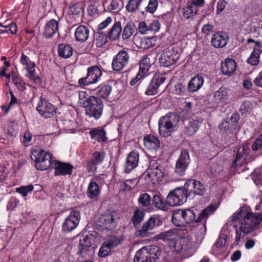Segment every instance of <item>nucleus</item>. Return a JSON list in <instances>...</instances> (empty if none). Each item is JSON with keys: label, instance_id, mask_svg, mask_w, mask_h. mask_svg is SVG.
<instances>
[{"label": "nucleus", "instance_id": "864d4df0", "mask_svg": "<svg viewBox=\"0 0 262 262\" xmlns=\"http://www.w3.org/2000/svg\"><path fill=\"white\" fill-rule=\"evenodd\" d=\"M111 249V247L106 242L103 243L99 249L98 256L101 257L106 256L110 253Z\"/></svg>", "mask_w": 262, "mask_h": 262}, {"label": "nucleus", "instance_id": "aec40b11", "mask_svg": "<svg viewBox=\"0 0 262 262\" xmlns=\"http://www.w3.org/2000/svg\"><path fill=\"white\" fill-rule=\"evenodd\" d=\"M188 193H190V198H193L195 195H202L205 188L201 182L194 180H188L184 184Z\"/></svg>", "mask_w": 262, "mask_h": 262}, {"label": "nucleus", "instance_id": "6ab92c4d", "mask_svg": "<svg viewBox=\"0 0 262 262\" xmlns=\"http://www.w3.org/2000/svg\"><path fill=\"white\" fill-rule=\"evenodd\" d=\"M118 219L115 212L101 215L98 220L99 226L106 230H112L116 226V220Z\"/></svg>", "mask_w": 262, "mask_h": 262}, {"label": "nucleus", "instance_id": "72a5a7b5", "mask_svg": "<svg viewBox=\"0 0 262 262\" xmlns=\"http://www.w3.org/2000/svg\"><path fill=\"white\" fill-rule=\"evenodd\" d=\"M91 138L98 142H105L107 140L106 132L104 129L94 128L89 132Z\"/></svg>", "mask_w": 262, "mask_h": 262}, {"label": "nucleus", "instance_id": "bb28decb", "mask_svg": "<svg viewBox=\"0 0 262 262\" xmlns=\"http://www.w3.org/2000/svg\"><path fill=\"white\" fill-rule=\"evenodd\" d=\"M204 80L202 76L197 75L189 81L187 84V89L189 93H194L200 90L204 84Z\"/></svg>", "mask_w": 262, "mask_h": 262}, {"label": "nucleus", "instance_id": "de8ad7c7", "mask_svg": "<svg viewBox=\"0 0 262 262\" xmlns=\"http://www.w3.org/2000/svg\"><path fill=\"white\" fill-rule=\"evenodd\" d=\"M143 0H129L126 6V10L130 13L136 12L139 8Z\"/></svg>", "mask_w": 262, "mask_h": 262}, {"label": "nucleus", "instance_id": "f8f14e48", "mask_svg": "<svg viewBox=\"0 0 262 262\" xmlns=\"http://www.w3.org/2000/svg\"><path fill=\"white\" fill-rule=\"evenodd\" d=\"M162 224L161 220L157 216H151L147 221L144 222L142 227L136 232V235L138 237H149L152 233L151 231L155 227H159Z\"/></svg>", "mask_w": 262, "mask_h": 262}, {"label": "nucleus", "instance_id": "1a4fd4ad", "mask_svg": "<svg viewBox=\"0 0 262 262\" xmlns=\"http://www.w3.org/2000/svg\"><path fill=\"white\" fill-rule=\"evenodd\" d=\"M102 76L101 69L97 66H91L87 69V75L80 78L78 83L80 86H89L99 82Z\"/></svg>", "mask_w": 262, "mask_h": 262}, {"label": "nucleus", "instance_id": "4d7b16f0", "mask_svg": "<svg viewBox=\"0 0 262 262\" xmlns=\"http://www.w3.org/2000/svg\"><path fill=\"white\" fill-rule=\"evenodd\" d=\"M158 2L157 0H149L147 6L145 8V12L154 13L157 9Z\"/></svg>", "mask_w": 262, "mask_h": 262}, {"label": "nucleus", "instance_id": "a19ab883", "mask_svg": "<svg viewBox=\"0 0 262 262\" xmlns=\"http://www.w3.org/2000/svg\"><path fill=\"white\" fill-rule=\"evenodd\" d=\"M228 96V90L226 88L222 86L214 93V98L219 102H224L227 99Z\"/></svg>", "mask_w": 262, "mask_h": 262}, {"label": "nucleus", "instance_id": "20e7f679", "mask_svg": "<svg viewBox=\"0 0 262 262\" xmlns=\"http://www.w3.org/2000/svg\"><path fill=\"white\" fill-rule=\"evenodd\" d=\"M80 103L85 107V114L89 117L98 120L101 117L104 105L100 98L90 96Z\"/></svg>", "mask_w": 262, "mask_h": 262}, {"label": "nucleus", "instance_id": "2eb2a0df", "mask_svg": "<svg viewBox=\"0 0 262 262\" xmlns=\"http://www.w3.org/2000/svg\"><path fill=\"white\" fill-rule=\"evenodd\" d=\"M129 55L125 50H120L113 58L112 67L114 71L120 72L129 63Z\"/></svg>", "mask_w": 262, "mask_h": 262}, {"label": "nucleus", "instance_id": "b1692460", "mask_svg": "<svg viewBox=\"0 0 262 262\" xmlns=\"http://www.w3.org/2000/svg\"><path fill=\"white\" fill-rule=\"evenodd\" d=\"M228 38V35L226 33L217 32L213 34L211 43L215 48H223L227 45Z\"/></svg>", "mask_w": 262, "mask_h": 262}, {"label": "nucleus", "instance_id": "0eeeda50", "mask_svg": "<svg viewBox=\"0 0 262 262\" xmlns=\"http://www.w3.org/2000/svg\"><path fill=\"white\" fill-rule=\"evenodd\" d=\"M160 254V252L157 247L149 248L144 247L136 252L134 260L135 262H156Z\"/></svg>", "mask_w": 262, "mask_h": 262}, {"label": "nucleus", "instance_id": "052dcab7", "mask_svg": "<svg viewBox=\"0 0 262 262\" xmlns=\"http://www.w3.org/2000/svg\"><path fill=\"white\" fill-rule=\"evenodd\" d=\"M98 164L92 161L91 159L88 161L86 163V170L89 173H94L97 170V165Z\"/></svg>", "mask_w": 262, "mask_h": 262}, {"label": "nucleus", "instance_id": "774afa93", "mask_svg": "<svg viewBox=\"0 0 262 262\" xmlns=\"http://www.w3.org/2000/svg\"><path fill=\"white\" fill-rule=\"evenodd\" d=\"M186 86L182 83H178L175 86V90L177 94L183 95Z\"/></svg>", "mask_w": 262, "mask_h": 262}, {"label": "nucleus", "instance_id": "5fc2aeb1", "mask_svg": "<svg viewBox=\"0 0 262 262\" xmlns=\"http://www.w3.org/2000/svg\"><path fill=\"white\" fill-rule=\"evenodd\" d=\"M108 38L107 34H105L102 32L98 33V36L95 39V43L97 47H100L107 42Z\"/></svg>", "mask_w": 262, "mask_h": 262}, {"label": "nucleus", "instance_id": "09e8293b", "mask_svg": "<svg viewBox=\"0 0 262 262\" xmlns=\"http://www.w3.org/2000/svg\"><path fill=\"white\" fill-rule=\"evenodd\" d=\"M17 26L14 23H11L8 25H3L2 23H0V33H7L10 31L12 34H14L17 31Z\"/></svg>", "mask_w": 262, "mask_h": 262}, {"label": "nucleus", "instance_id": "a18cd8bd", "mask_svg": "<svg viewBox=\"0 0 262 262\" xmlns=\"http://www.w3.org/2000/svg\"><path fill=\"white\" fill-rule=\"evenodd\" d=\"M124 238L123 235L111 236L108 241L106 242L112 249H114L120 245L124 241Z\"/></svg>", "mask_w": 262, "mask_h": 262}, {"label": "nucleus", "instance_id": "f3484780", "mask_svg": "<svg viewBox=\"0 0 262 262\" xmlns=\"http://www.w3.org/2000/svg\"><path fill=\"white\" fill-rule=\"evenodd\" d=\"M190 162V159L188 150H182L179 158L176 162L174 169L175 173L180 176L184 175Z\"/></svg>", "mask_w": 262, "mask_h": 262}, {"label": "nucleus", "instance_id": "6e6552de", "mask_svg": "<svg viewBox=\"0 0 262 262\" xmlns=\"http://www.w3.org/2000/svg\"><path fill=\"white\" fill-rule=\"evenodd\" d=\"M97 233L94 232L93 234L86 235L83 234L80 237L78 245V254L82 257H86L90 253H92L96 246L94 245L95 243V235Z\"/></svg>", "mask_w": 262, "mask_h": 262}, {"label": "nucleus", "instance_id": "423d86ee", "mask_svg": "<svg viewBox=\"0 0 262 262\" xmlns=\"http://www.w3.org/2000/svg\"><path fill=\"white\" fill-rule=\"evenodd\" d=\"M188 198H190V193L187 192L184 185L169 192L166 198V203L170 206H179L185 203Z\"/></svg>", "mask_w": 262, "mask_h": 262}, {"label": "nucleus", "instance_id": "9b49d317", "mask_svg": "<svg viewBox=\"0 0 262 262\" xmlns=\"http://www.w3.org/2000/svg\"><path fill=\"white\" fill-rule=\"evenodd\" d=\"M174 251L183 257H187L194 253L192 242L188 237H181L173 247Z\"/></svg>", "mask_w": 262, "mask_h": 262}, {"label": "nucleus", "instance_id": "f03ea898", "mask_svg": "<svg viewBox=\"0 0 262 262\" xmlns=\"http://www.w3.org/2000/svg\"><path fill=\"white\" fill-rule=\"evenodd\" d=\"M215 209L214 205H210L203 209L197 218H196L195 213L191 209H178L173 212L172 222L176 226L184 227L186 224L206 222L208 216Z\"/></svg>", "mask_w": 262, "mask_h": 262}, {"label": "nucleus", "instance_id": "bf43d9fd", "mask_svg": "<svg viewBox=\"0 0 262 262\" xmlns=\"http://www.w3.org/2000/svg\"><path fill=\"white\" fill-rule=\"evenodd\" d=\"M253 151H257L262 149V134L258 136L255 142L251 146Z\"/></svg>", "mask_w": 262, "mask_h": 262}, {"label": "nucleus", "instance_id": "f704fd0d", "mask_svg": "<svg viewBox=\"0 0 262 262\" xmlns=\"http://www.w3.org/2000/svg\"><path fill=\"white\" fill-rule=\"evenodd\" d=\"M249 149L247 146L240 147L236 152L235 158L232 163V166L236 167L237 165H241L242 163L239 162L242 159L248 154Z\"/></svg>", "mask_w": 262, "mask_h": 262}, {"label": "nucleus", "instance_id": "a211bd4d", "mask_svg": "<svg viewBox=\"0 0 262 262\" xmlns=\"http://www.w3.org/2000/svg\"><path fill=\"white\" fill-rule=\"evenodd\" d=\"M190 162V159L188 150H182L179 158L176 162L174 169L175 173L180 176L184 175Z\"/></svg>", "mask_w": 262, "mask_h": 262}, {"label": "nucleus", "instance_id": "c9c22d12", "mask_svg": "<svg viewBox=\"0 0 262 262\" xmlns=\"http://www.w3.org/2000/svg\"><path fill=\"white\" fill-rule=\"evenodd\" d=\"M58 53L59 56L64 58H68L72 56L73 49L68 44L61 43L58 47Z\"/></svg>", "mask_w": 262, "mask_h": 262}, {"label": "nucleus", "instance_id": "c85d7f7f", "mask_svg": "<svg viewBox=\"0 0 262 262\" xmlns=\"http://www.w3.org/2000/svg\"><path fill=\"white\" fill-rule=\"evenodd\" d=\"M89 29L84 25L79 26L75 31V38L80 42H85L89 37Z\"/></svg>", "mask_w": 262, "mask_h": 262}, {"label": "nucleus", "instance_id": "5701e85b", "mask_svg": "<svg viewBox=\"0 0 262 262\" xmlns=\"http://www.w3.org/2000/svg\"><path fill=\"white\" fill-rule=\"evenodd\" d=\"M166 78L163 76H155L150 80L145 94L146 95H155L158 93L160 85L164 83Z\"/></svg>", "mask_w": 262, "mask_h": 262}, {"label": "nucleus", "instance_id": "39448f33", "mask_svg": "<svg viewBox=\"0 0 262 262\" xmlns=\"http://www.w3.org/2000/svg\"><path fill=\"white\" fill-rule=\"evenodd\" d=\"M179 117L174 113L169 112L159 120V133L164 137H168L174 129Z\"/></svg>", "mask_w": 262, "mask_h": 262}, {"label": "nucleus", "instance_id": "ea45409f", "mask_svg": "<svg viewBox=\"0 0 262 262\" xmlns=\"http://www.w3.org/2000/svg\"><path fill=\"white\" fill-rule=\"evenodd\" d=\"M112 91V86L109 85H100L97 88L96 95L98 98L106 99Z\"/></svg>", "mask_w": 262, "mask_h": 262}, {"label": "nucleus", "instance_id": "3c124183", "mask_svg": "<svg viewBox=\"0 0 262 262\" xmlns=\"http://www.w3.org/2000/svg\"><path fill=\"white\" fill-rule=\"evenodd\" d=\"M138 202L139 204L143 207H148L150 205L151 202V197L147 193H144L139 196Z\"/></svg>", "mask_w": 262, "mask_h": 262}, {"label": "nucleus", "instance_id": "680f3d73", "mask_svg": "<svg viewBox=\"0 0 262 262\" xmlns=\"http://www.w3.org/2000/svg\"><path fill=\"white\" fill-rule=\"evenodd\" d=\"M214 27L213 25L208 24L204 25L202 29V33L205 35H209L213 32Z\"/></svg>", "mask_w": 262, "mask_h": 262}, {"label": "nucleus", "instance_id": "ddd939ff", "mask_svg": "<svg viewBox=\"0 0 262 262\" xmlns=\"http://www.w3.org/2000/svg\"><path fill=\"white\" fill-rule=\"evenodd\" d=\"M180 57V54L173 47L165 50L160 55L159 60L160 64L164 67H169L174 64Z\"/></svg>", "mask_w": 262, "mask_h": 262}, {"label": "nucleus", "instance_id": "58836bf2", "mask_svg": "<svg viewBox=\"0 0 262 262\" xmlns=\"http://www.w3.org/2000/svg\"><path fill=\"white\" fill-rule=\"evenodd\" d=\"M152 204L156 208L163 211H166L167 210V206L163 200L160 194H154L152 198Z\"/></svg>", "mask_w": 262, "mask_h": 262}, {"label": "nucleus", "instance_id": "6e6d98bb", "mask_svg": "<svg viewBox=\"0 0 262 262\" xmlns=\"http://www.w3.org/2000/svg\"><path fill=\"white\" fill-rule=\"evenodd\" d=\"M105 158V153L103 151H96L93 153L91 159L94 162L99 164L102 162Z\"/></svg>", "mask_w": 262, "mask_h": 262}, {"label": "nucleus", "instance_id": "9d476101", "mask_svg": "<svg viewBox=\"0 0 262 262\" xmlns=\"http://www.w3.org/2000/svg\"><path fill=\"white\" fill-rule=\"evenodd\" d=\"M34 157L35 166L38 170H45L50 168L52 165L53 166L54 162L52 160V155L48 151L40 150Z\"/></svg>", "mask_w": 262, "mask_h": 262}, {"label": "nucleus", "instance_id": "a878e982", "mask_svg": "<svg viewBox=\"0 0 262 262\" xmlns=\"http://www.w3.org/2000/svg\"><path fill=\"white\" fill-rule=\"evenodd\" d=\"M83 11V4L82 2H78L69 7L68 15L70 18H73L76 21L77 19L80 18Z\"/></svg>", "mask_w": 262, "mask_h": 262}, {"label": "nucleus", "instance_id": "dca6fc26", "mask_svg": "<svg viewBox=\"0 0 262 262\" xmlns=\"http://www.w3.org/2000/svg\"><path fill=\"white\" fill-rule=\"evenodd\" d=\"M80 220V213L79 211H72L69 216L66 218L62 223V229L65 232H71L78 226Z\"/></svg>", "mask_w": 262, "mask_h": 262}, {"label": "nucleus", "instance_id": "393cba45", "mask_svg": "<svg viewBox=\"0 0 262 262\" xmlns=\"http://www.w3.org/2000/svg\"><path fill=\"white\" fill-rule=\"evenodd\" d=\"M58 21L52 19L48 21L45 26L43 35L46 38H51L58 32Z\"/></svg>", "mask_w": 262, "mask_h": 262}, {"label": "nucleus", "instance_id": "49530a36", "mask_svg": "<svg viewBox=\"0 0 262 262\" xmlns=\"http://www.w3.org/2000/svg\"><path fill=\"white\" fill-rule=\"evenodd\" d=\"M197 10L191 5H188L183 9V16L186 19L192 18L196 14Z\"/></svg>", "mask_w": 262, "mask_h": 262}, {"label": "nucleus", "instance_id": "7ed1b4c3", "mask_svg": "<svg viewBox=\"0 0 262 262\" xmlns=\"http://www.w3.org/2000/svg\"><path fill=\"white\" fill-rule=\"evenodd\" d=\"M167 174V170L162 165L161 160H151L145 172V180L148 185L155 184L161 182Z\"/></svg>", "mask_w": 262, "mask_h": 262}, {"label": "nucleus", "instance_id": "412c9836", "mask_svg": "<svg viewBox=\"0 0 262 262\" xmlns=\"http://www.w3.org/2000/svg\"><path fill=\"white\" fill-rule=\"evenodd\" d=\"M156 237L157 239L162 240L171 248L175 245L179 236L176 229H170L160 233L156 235Z\"/></svg>", "mask_w": 262, "mask_h": 262}, {"label": "nucleus", "instance_id": "4468645a", "mask_svg": "<svg viewBox=\"0 0 262 262\" xmlns=\"http://www.w3.org/2000/svg\"><path fill=\"white\" fill-rule=\"evenodd\" d=\"M36 110L45 118H51L56 113L55 106L42 96L39 98V101L36 107Z\"/></svg>", "mask_w": 262, "mask_h": 262}, {"label": "nucleus", "instance_id": "13d9d810", "mask_svg": "<svg viewBox=\"0 0 262 262\" xmlns=\"http://www.w3.org/2000/svg\"><path fill=\"white\" fill-rule=\"evenodd\" d=\"M34 187L32 185L21 186L16 189V192L20 193L24 197L26 196L28 193L33 191Z\"/></svg>", "mask_w": 262, "mask_h": 262}, {"label": "nucleus", "instance_id": "338daca9", "mask_svg": "<svg viewBox=\"0 0 262 262\" xmlns=\"http://www.w3.org/2000/svg\"><path fill=\"white\" fill-rule=\"evenodd\" d=\"M219 129L223 133L227 132L230 129V122L227 121H223L219 125Z\"/></svg>", "mask_w": 262, "mask_h": 262}, {"label": "nucleus", "instance_id": "2f4dec72", "mask_svg": "<svg viewBox=\"0 0 262 262\" xmlns=\"http://www.w3.org/2000/svg\"><path fill=\"white\" fill-rule=\"evenodd\" d=\"M100 193V189L98 184L94 181V179H92L89 183L86 194L87 196L92 199L97 198Z\"/></svg>", "mask_w": 262, "mask_h": 262}, {"label": "nucleus", "instance_id": "473e14b6", "mask_svg": "<svg viewBox=\"0 0 262 262\" xmlns=\"http://www.w3.org/2000/svg\"><path fill=\"white\" fill-rule=\"evenodd\" d=\"M122 31L121 23L120 21L116 22L107 33L108 38L111 40L118 39Z\"/></svg>", "mask_w": 262, "mask_h": 262}, {"label": "nucleus", "instance_id": "8fccbe9b", "mask_svg": "<svg viewBox=\"0 0 262 262\" xmlns=\"http://www.w3.org/2000/svg\"><path fill=\"white\" fill-rule=\"evenodd\" d=\"M123 8V2L121 0H112L111 4L107 6L108 11L118 12Z\"/></svg>", "mask_w": 262, "mask_h": 262}, {"label": "nucleus", "instance_id": "c756f323", "mask_svg": "<svg viewBox=\"0 0 262 262\" xmlns=\"http://www.w3.org/2000/svg\"><path fill=\"white\" fill-rule=\"evenodd\" d=\"M236 64L235 61L231 58H227L222 63L221 70L224 75L230 76L235 71Z\"/></svg>", "mask_w": 262, "mask_h": 262}, {"label": "nucleus", "instance_id": "cd10ccee", "mask_svg": "<svg viewBox=\"0 0 262 262\" xmlns=\"http://www.w3.org/2000/svg\"><path fill=\"white\" fill-rule=\"evenodd\" d=\"M139 158V155L135 151H133L128 154L125 165V172L126 173L129 172L130 170L137 166Z\"/></svg>", "mask_w": 262, "mask_h": 262}, {"label": "nucleus", "instance_id": "4c0bfd02", "mask_svg": "<svg viewBox=\"0 0 262 262\" xmlns=\"http://www.w3.org/2000/svg\"><path fill=\"white\" fill-rule=\"evenodd\" d=\"M201 124L198 120H191L185 126V133L188 136H192L196 133Z\"/></svg>", "mask_w": 262, "mask_h": 262}, {"label": "nucleus", "instance_id": "7c9ffc66", "mask_svg": "<svg viewBox=\"0 0 262 262\" xmlns=\"http://www.w3.org/2000/svg\"><path fill=\"white\" fill-rule=\"evenodd\" d=\"M144 144L146 148L150 150H156L160 146V140L156 136L148 134L144 138Z\"/></svg>", "mask_w": 262, "mask_h": 262}, {"label": "nucleus", "instance_id": "79ce46f5", "mask_svg": "<svg viewBox=\"0 0 262 262\" xmlns=\"http://www.w3.org/2000/svg\"><path fill=\"white\" fill-rule=\"evenodd\" d=\"M261 53V50L260 49L254 48L252 53L247 59L248 63L253 66L258 64L259 62V55Z\"/></svg>", "mask_w": 262, "mask_h": 262}, {"label": "nucleus", "instance_id": "4be33fe9", "mask_svg": "<svg viewBox=\"0 0 262 262\" xmlns=\"http://www.w3.org/2000/svg\"><path fill=\"white\" fill-rule=\"evenodd\" d=\"M53 168L55 169L54 175L56 176L71 175L74 166L69 163L62 162L55 160L53 164Z\"/></svg>", "mask_w": 262, "mask_h": 262}, {"label": "nucleus", "instance_id": "e2e57ef3", "mask_svg": "<svg viewBox=\"0 0 262 262\" xmlns=\"http://www.w3.org/2000/svg\"><path fill=\"white\" fill-rule=\"evenodd\" d=\"M88 13L89 15L94 17L97 16L99 14L97 7L93 5L88 6Z\"/></svg>", "mask_w": 262, "mask_h": 262}, {"label": "nucleus", "instance_id": "c03bdc74", "mask_svg": "<svg viewBox=\"0 0 262 262\" xmlns=\"http://www.w3.org/2000/svg\"><path fill=\"white\" fill-rule=\"evenodd\" d=\"M135 31V27L133 24H127L123 30L122 39L125 40L129 38L133 35Z\"/></svg>", "mask_w": 262, "mask_h": 262}, {"label": "nucleus", "instance_id": "603ef678", "mask_svg": "<svg viewBox=\"0 0 262 262\" xmlns=\"http://www.w3.org/2000/svg\"><path fill=\"white\" fill-rule=\"evenodd\" d=\"M155 62V57L152 54L145 55L143 56L140 63L141 65L149 68Z\"/></svg>", "mask_w": 262, "mask_h": 262}, {"label": "nucleus", "instance_id": "69168bd1", "mask_svg": "<svg viewBox=\"0 0 262 262\" xmlns=\"http://www.w3.org/2000/svg\"><path fill=\"white\" fill-rule=\"evenodd\" d=\"M112 22V18L107 17L105 20L101 23L98 26V31H101L106 28Z\"/></svg>", "mask_w": 262, "mask_h": 262}, {"label": "nucleus", "instance_id": "e433bc0d", "mask_svg": "<svg viewBox=\"0 0 262 262\" xmlns=\"http://www.w3.org/2000/svg\"><path fill=\"white\" fill-rule=\"evenodd\" d=\"M145 216L144 210L137 208L134 211L131 218V221L134 227L136 228L143 220Z\"/></svg>", "mask_w": 262, "mask_h": 262}, {"label": "nucleus", "instance_id": "f257e3e1", "mask_svg": "<svg viewBox=\"0 0 262 262\" xmlns=\"http://www.w3.org/2000/svg\"><path fill=\"white\" fill-rule=\"evenodd\" d=\"M230 224L235 230V242L237 244L241 238L258 228L262 221V214L253 213L246 207H242L231 217Z\"/></svg>", "mask_w": 262, "mask_h": 262}, {"label": "nucleus", "instance_id": "0e129e2a", "mask_svg": "<svg viewBox=\"0 0 262 262\" xmlns=\"http://www.w3.org/2000/svg\"><path fill=\"white\" fill-rule=\"evenodd\" d=\"M226 243V238L225 235L221 236L218 239L217 241L214 245V247L216 248H220L225 245Z\"/></svg>", "mask_w": 262, "mask_h": 262}, {"label": "nucleus", "instance_id": "37998d69", "mask_svg": "<svg viewBox=\"0 0 262 262\" xmlns=\"http://www.w3.org/2000/svg\"><path fill=\"white\" fill-rule=\"evenodd\" d=\"M20 62L23 66L26 67V69L35 68L36 66L35 63L30 59L28 54H26L24 52H22L21 53Z\"/></svg>", "mask_w": 262, "mask_h": 262}]
</instances>
